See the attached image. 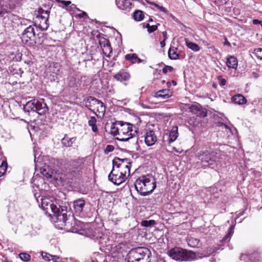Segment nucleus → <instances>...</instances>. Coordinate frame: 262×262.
I'll list each match as a JSON object with an SVG mask.
<instances>
[{
    "label": "nucleus",
    "mask_w": 262,
    "mask_h": 262,
    "mask_svg": "<svg viewBox=\"0 0 262 262\" xmlns=\"http://www.w3.org/2000/svg\"><path fill=\"white\" fill-rule=\"evenodd\" d=\"M41 206L47 214L51 216L50 212H52L55 219V226L60 229H64L72 232L78 231V224L80 222L76 221L73 216L67 215V210L63 207H58L54 201L50 198H45L41 199Z\"/></svg>",
    "instance_id": "nucleus-1"
},
{
    "label": "nucleus",
    "mask_w": 262,
    "mask_h": 262,
    "mask_svg": "<svg viewBox=\"0 0 262 262\" xmlns=\"http://www.w3.org/2000/svg\"><path fill=\"white\" fill-rule=\"evenodd\" d=\"M84 166V163L82 158L70 160L67 163L65 170L61 173L60 179L67 183H72L81 176Z\"/></svg>",
    "instance_id": "nucleus-2"
},
{
    "label": "nucleus",
    "mask_w": 262,
    "mask_h": 262,
    "mask_svg": "<svg viewBox=\"0 0 262 262\" xmlns=\"http://www.w3.org/2000/svg\"><path fill=\"white\" fill-rule=\"evenodd\" d=\"M110 133L120 141H127L132 138L137 133V128L134 124L123 122L116 121L112 123Z\"/></svg>",
    "instance_id": "nucleus-3"
},
{
    "label": "nucleus",
    "mask_w": 262,
    "mask_h": 262,
    "mask_svg": "<svg viewBox=\"0 0 262 262\" xmlns=\"http://www.w3.org/2000/svg\"><path fill=\"white\" fill-rule=\"evenodd\" d=\"M213 146V143L207 142L196 154V158L201 163L207 164L208 166L213 165L216 164L221 159L219 151L212 149Z\"/></svg>",
    "instance_id": "nucleus-4"
},
{
    "label": "nucleus",
    "mask_w": 262,
    "mask_h": 262,
    "mask_svg": "<svg viewBox=\"0 0 262 262\" xmlns=\"http://www.w3.org/2000/svg\"><path fill=\"white\" fill-rule=\"evenodd\" d=\"M136 190L142 196L151 193L156 187V181L151 174L144 175L138 178L134 183Z\"/></svg>",
    "instance_id": "nucleus-5"
},
{
    "label": "nucleus",
    "mask_w": 262,
    "mask_h": 262,
    "mask_svg": "<svg viewBox=\"0 0 262 262\" xmlns=\"http://www.w3.org/2000/svg\"><path fill=\"white\" fill-rule=\"evenodd\" d=\"M151 253L147 248L138 247L131 249L127 253V262H149Z\"/></svg>",
    "instance_id": "nucleus-6"
},
{
    "label": "nucleus",
    "mask_w": 262,
    "mask_h": 262,
    "mask_svg": "<svg viewBox=\"0 0 262 262\" xmlns=\"http://www.w3.org/2000/svg\"><path fill=\"white\" fill-rule=\"evenodd\" d=\"M168 254L171 258L178 261H191L196 259L195 252L179 247L170 249Z\"/></svg>",
    "instance_id": "nucleus-7"
},
{
    "label": "nucleus",
    "mask_w": 262,
    "mask_h": 262,
    "mask_svg": "<svg viewBox=\"0 0 262 262\" xmlns=\"http://www.w3.org/2000/svg\"><path fill=\"white\" fill-rule=\"evenodd\" d=\"M51 8L44 10L42 8L38 9L36 16L34 19L35 26L42 30H46L49 26V17Z\"/></svg>",
    "instance_id": "nucleus-8"
},
{
    "label": "nucleus",
    "mask_w": 262,
    "mask_h": 262,
    "mask_svg": "<svg viewBox=\"0 0 262 262\" xmlns=\"http://www.w3.org/2000/svg\"><path fill=\"white\" fill-rule=\"evenodd\" d=\"M132 166V162L127 158L121 159L115 157L113 160V167L118 169L120 172L128 177L130 174V169Z\"/></svg>",
    "instance_id": "nucleus-9"
},
{
    "label": "nucleus",
    "mask_w": 262,
    "mask_h": 262,
    "mask_svg": "<svg viewBox=\"0 0 262 262\" xmlns=\"http://www.w3.org/2000/svg\"><path fill=\"white\" fill-rule=\"evenodd\" d=\"M35 34L34 27L29 25L24 31L21 35V40L24 44L32 46L36 43Z\"/></svg>",
    "instance_id": "nucleus-10"
},
{
    "label": "nucleus",
    "mask_w": 262,
    "mask_h": 262,
    "mask_svg": "<svg viewBox=\"0 0 262 262\" xmlns=\"http://www.w3.org/2000/svg\"><path fill=\"white\" fill-rule=\"evenodd\" d=\"M127 177V176L123 174V172L121 173L118 169H115L114 167H113L111 172L108 176L109 181L116 185H119L124 183Z\"/></svg>",
    "instance_id": "nucleus-11"
},
{
    "label": "nucleus",
    "mask_w": 262,
    "mask_h": 262,
    "mask_svg": "<svg viewBox=\"0 0 262 262\" xmlns=\"http://www.w3.org/2000/svg\"><path fill=\"white\" fill-rule=\"evenodd\" d=\"M143 137L145 144L148 146L154 145L158 140L155 131L149 128L144 129Z\"/></svg>",
    "instance_id": "nucleus-12"
},
{
    "label": "nucleus",
    "mask_w": 262,
    "mask_h": 262,
    "mask_svg": "<svg viewBox=\"0 0 262 262\" xmlns=\"http://www.w3.org/2000/svg\"><path fill=\"white\" fill-rule=\"evenodd\" d=\"M189 112L198 117L204 118L207 116V111L201 105H191L189 108Z\"/></svg>",
    "instance_id": "nucleus-13"
},
{
    "label": "nucleus",
    "mask_w": 262,
    "mask_h": 262,
    "mask_svg": "<svg viewBox=\"0 0 262 262\" xmlns=\"http://www.w3.org/2000/svg\"><path fill=\"white\" fill-rule=\"evenodd\" d=\"M106 106L103 102L99 100L96 106L92 109V112L94 113L98 118L102 119L105 113Z\"/></svg>",
    "instance_id": "nucleus-14"
},
{
    "label": "nucleus",
    "mask_w": 262,
    "mask_h": 262,
    "mask_svg": "<svg viewBox=\"0 0 262 262\" xmlns=\"http://www.w3.org/2000/svg\"><path fill=\"white\" fill-rule=\"evenodd\" d=\"M130 77V73L124 69L120 70L114 76V79L120 82L128 81Z\"/></svg>",
    "instance_id": "nucleus-15"
},
{
    "label": "nucleus",
    "mask_w": 262,
    "mask_h": 262,
    "mask_svg": "<svg viewBox=\"0 0 262 262\" xmlns=\"http://www.w3.org/2000/svg\"><path fill=\"white\" fill-rule=\"evenodd\" d=\"M85 205V200L82 199H79L73 202V208L75 213L80 215L83 211Z\"/></svg>",
    "instance_id": "nucleus-16"
},
{
    "label": "nucleus",
    "mask_w": 262,
    "mask_h": 262,
    "mask_svg": "<svg viewBox=\"0 0 262 262\" xmlns=\"http://www.w3.org/2000/svg\"><path fill=\"white\" fill-rule=\"evenodd\" d=\"M35 106H36L35 112L39 115H45L48 111V107L46 103L44 102L43 99L40 101L36 100Z\"/></svg>",
    "instance_id": "nucleus-17"
},
{
    "label": "nucleus",
    "mask_w": 262,
    "mask_h": 262,
    "mask_svg": "<svg viewBox=\"0 0 262 262\" xmlns=\"http://www.w3.org/2000/svg\"><path fill=\"white\" fill-rule=\"evenodd\" d=\"M99 100L94 97L88 96L83 100L85 106L92 112V109L96 106Z\"/></svg>",
    "instance_id": "nucleus-18"
},
{
    "label": "nucleus",
    "mask_w": 262,
    "mask_h": 262,
    "mask_svg": "<svg viewBox=\"0 0 262 262\" xmlns=\"http://www.w3.org/2000/svg\"><path fill=\"white\" fill-rule=\"evenodd\" d=\"M231 102L238 105L245 104L247 103L246 98L242 94H237L231 98Z\"/></svg>",
    "instance_id": "nucleus-19"
},
{
    "label": "nucleus",
    "mask_w": 262,
    "mask_h": 262,
    "mask_svg": "<svg viewBox=\"0 0 262 262\" xmlns=\"http://www.w3.org/2000/svg\"><path fill=\"white\" fill-rule=\"evenodd\" d=\"M118 8L121 10H126L131 8L132 3L130 0H116Z\"/></svg>",
    "instance_id": "nucleus-20"
},
{
    "label": "nucleus",
    "mask_w": 262,
    "mask_h": 262,
    "mask_svg": "<svg viewBox=\"0 0 262 262\" xmlns=\"http://www.w3.org/2000/svg\"><path fill=\"white\" fill-rule=\"evenodd\" d=\"M226 65L230 69H236L238 66V60L236 57L230 56L227 58Z\"/></svg>",
    "instance_id": "nucleus-21"
},
{
    "label": "nucleus",
    "mask_w": 262,
    "mask_h": 262,
    "mask_svg": "<svg viewBox=\"0 0 262 262\" xmlns=\"http://www.w3.org/2000/svg\"><path fill=\"white\" fill-rule=\"evenodd\" d=\"M36 100L33 99L26 103L24 106V110L26 112L29 113L30 111L35 112Z\"/></svg>",
    "instance_id": "nucleus-22"
},
{
    "label": "nucleus",
    "mask_w": 262,
    "mask_h": 262,
    "mask_svg": "<svg viewBox=\"0 0 262 262\" xmlns=\"http://www.w3.org/2000/svg\"><path fill=\"white\" fill-rule=\"evenodd\" d=\"M178 127L177 126H173L169 133L168 139L169 143H172L176 141L178 137Z\"/></svg>",
    "instance_id": "nucleus-23"
},
{
    "label": "nucleus",
    "mask_w": 262,
    "mask_h": 262,
    "mask_svg": "<svg viewBox=\"0 0 262 262\" xmlns=\"http://www.w3.org/2000/svg\"><path fill=\"white\" fill-rule=\"evenodd\" d=\"M125 58L126 60L131 61L133 63H140L143 61V60L139 58L136 53L126 54Z\"/></svg>",
    "instance_id": "nucleus-24"
},
{
    "label": "nucleus",
    "mask_w": 262,
    "mask_h": 262,
    "mask_svg": "<svg viewBox=\"0 0 262 262\" xmlns=\"http://www.w3.org/2000/svg\"><path fill=\"white\" fill-rule=\"evenodd\" d=\"M178 48L171 46L168 50V57L171 60H176L179 58V54L177 52Z\"/></svg>",
    "instance_id": "nucleus-25"
},
{
    "label": "nucleus",
    "mask_w": 262,
    "mask_h": 262,
    "mask_svg": "<svg viewBox=\"0 0 262 262\" xmlns=\"http://www.w3.org/2000/svg\"><path fill=\"white\" fill-rule=\"evenodd\" d=\"M97 119L95 117L92 116L88 121V124L92 127V131L95 133H98V128L96 125Z\"/></svg>",
    "instance_id": "nucleus-26"
},
{
    "label": "nucleus",
    "mask_w": 262,
    "mask_h": 262,
    "mask_svg": "<svg viewBox=\"0 0 262 262\" xmlns=\"http://www.w3.org/2000/svg\"><path fill=\"white\" fill-rule=\"evenodd\" d=\"M170 91L169 89H164L160 90L156 93L157 97L163 99H167L170 97L169 94Z\"/></svg>",
    "instance_id": "nucleus-27"
},
{
    "label": "nucleus",
    "mask_w": 262,
    "mask_h": 262,
    "mask_svg": "<svg viewBox=\"0 0 262 262\" xmlns=\"http://www.w3.org/2000/svg\"><path fill=\"white\" fill-rule=\"evenodd\" d=\"M13 9V7L10 4L6 3L2 4L1 16H3L5 14L10 13Z\"/></svg>",
    "instance_id": "nucleus-28"
},
{
    "label": "nucleus",
    "mask_w": 262,
    "mask_h": 262,
    "mask_svg": "<svg viewBox=\"0 0 262 262\" xmlns=\"http://www.w3.org/2000/svg\"><path fill=\"white\" fill-rule=\"evenodd\" d=\"M75 139L73 138H69L68 136L65 135L61 140V143L66 147H71Z\"/></svg>",
    "instance_id": "nucleus-29"
},
{
    "label": "nucleus",
    "mask_w": 262,
    "mask_h": 262,
    "mask_svg": "<svg viewBox=\"0 0 262 262\" xmlns=\"http://www.w3.org/2000/svg\"><path fill=\"white\" fill-rule=\"evenodd\" d=\"M185 40L187 47L192 51L197 52L200 50V47L196 43L191 41H189L187 39H186Z\"/></svg>",
    "instance_id": "nucleus-30"
},
{
    "label": "nucleus",
    "mask_w": 262,
    "mask_h": 262,
    "mask_svg": "<svg viewBox=\"0 0 262 262\" xmlns=\"http://www.w3.org/2000/svg\"><path fill=\"white\" fill-rule=\"evenodd\" d=\"M103 54L107 57H110V54L112 53L113 50L111 45V43H109L106 46H103L101 48Z\"/></svg>",
    "instance_id": "nucleus-31"
},
{
    "label": "nucleus",
    "mask_w": 262,
    "mask_h": 262,
    "mask_svg": "<svg viewBox=\"0 0 262 262\" xmlns=\"http://www.w3.org/2000/svg\"><path fill=\"white\" fill-rule=\"evenodd\" d=\"M133 17L136 21H141L144 18V12L141 10H136L134 13Z\"/></svg>",
    "instance_id": "nucleus-32"
},
{
    "label": "nucleus",
    "mask_w": 262,
    "mask_h": 262,
    "mask_svg": "<svg viewBox=\"0 0 262 262\" xmlns=\"http://www.w3.org/2000/svg\"><path fill=\"white\" fill-rule=\"evenodd\" d=\"M97 38L99 39V43L101 48L110 43L108 39H106L103 37V34H98L97 35Z\"/></svg>",
    "instance_id": "nucleus-33"
},
{
    "label": "nucleus",
    "mask_w": 262,
    "mask_h": 262,
    "mask_svg": "<svg viewBox=\"0 0 262 262\" xmlns=\"http://www.w3.org/2000/svg\"><path fill=\"white\" fill-rule=\"evenodd\" d=\"M234 226L233 225H231L228 231V233L224 236V237L223 238L222 242H225L226 241L229 242L230 241V238H231V236L232 235L233 232H234Z\"/></svg>",
    "instance_id": "nucleus-34"
},
{
    "label": "nucleus",
    "mask_w": 262,
    "mask_h": 262,
    "mask_svg": "<svg viewBox=\"0 0 262 262\" xmlns=\"http://www.w3.org/2000/svg\"><path fill=\"white\" fill-rule=\"evenodd\" d=\"M41 255L43 259L45 260H50L51 259H57L59 258V257L56 255H53L50 254L47 252H41Z\"/></svg>",
    "instance_id": "nucleus-35"
},
{
    "label": "nucleus",
    "mask_w": 262,
    "mask_h": 262,
    "mask_svg": "<svg viewBox=\"0 0 262 262\" xmlns=\"http://www.w3.org/2000/svg\"><path fill=\"white\" fill-rule=\"evenodd\" d=\"M8 167L7 161H3L0 165V177L4 175Z\"/></svg>",
    "instance_id": "nucleus-36"
},
{
    "label": "nucleus",
    "mask_w": 262,
    "mask_h": 262,
    "mask_svg": "<svg viewBox=\"0 0 262 262\" xmlns=\"http://www.w3.org/2000/svg\"><path fill=\"white\" fill-rule=\"evenodd\" d=\"M39 230V228L37 227H34L33 225H31V227L29 229V234L31 236H36L38 234V231Z\"/></svg>",
    "instance_id": "nucleus-37"
},
{
    "label": "nucleus",
    "mask_w": 262,
    "mask_h": 262,
    "mask_svg": "<svg viewBox=\"0 0 262 262\" xmlns=\"http://www.w3.org/2000/svg\"><path fill=\"white\" fill-rule=\"evenodd\" d=\"M159 25H160V24L159 23H158L156 25L150 26L148 23H147V24H146V25L145 26V28H147V32L149 33H151L158 29V27Z\"/></svg>",
    "instance_id": "nucleus-38"
},
{
    "label": "nucleus",
    "mask_w": 262,
    "mask_h": 262,
    "mask_svg": "<svg viewBox=\"0 0 262 262\" xmlns=\"http://www.w3.org/2000/svg\"><path fill=\"white\" fill-rule=\"evenodd\" d=\"M156 224L155 220H151L149 221L144 220L141 222V225L143 227H148L154 225Z\"/></svg>",
    "instance_id": "nucleus-39"
},
{
    "label": "nucleus",
    "mask_w": 262,
    "mask_h": 262,
    "mask_svg": "<svg viewBox=\"0 0 262 262\" xmlns=\"http://www.w3.org/2000/svg\"><path fill=\"white\" fill-rule=\"evenodd\" d=\"M19 258L24 261L28 262L31 259V256L30 254L27 253H20L19 254Z\"/></svg>",
    "instance_id": "nucleus-40"
},
{
    "label": "nucleus",
    "mask_w": 262,
    "mask_h": 262,
    "mask_svg": "<svg viewBox=\"0 0 262 262\" xmlns=\"http://www.w3.org/2000/svg\"><path fill=\"white\" fill-rule=\"evenodd\" d=\"M126 247V244L120 243L116 246V249L118 253H123V251L124 250Z\"/></svg>",
    "instance_id": "nucleus-41"
},
{
    "label": "nucleus",
    "mask_w": 262,
    "mask_h": 262,
    "mask_svg": "<svg viewBox=\"0 0 262 262\" xmlns=\"http://www.w3.org/2000/svg\"><path fill=\"white\" fill-rule=\"evenodd\" d=\"M253 54L257 58L262 59V48L255 49L253 51Z\"/></svg>",
    "instance_id": "nucleus-42"
},
{
    "label": "nucleus",
    "mask_w": 262,
    "mask_h": 262,
    "mask_svg": "<svg viewBox=\"0 0 262 262\" xmlns=\"http://www.w3.org/2000/svg\"><path fill=\"white\" fill-rule=\"evenodd\" d=\"M147 3L151 5L154 6L156 8H157L160 11H162L164 12H166V10L164 7H163L162 6H160L156 3H155L154 2H147Z\"/></svg>",
    "instance_id": "nucleus-43"
},
{
    "label": "nucleus",
    "mask_w": 262,
    "mask_h": 262,
    "mask_svg": "<svg viewBox=\"0 0 262 262\" xmlns=\"http://www.w3.org/2000/svg\"><path fill=\"white\" fill-rule=\"evenodd\" d=\"M173 68L170 66H165L162 69V72L164 74H166L168 72H172L173 71Z\"/></svg>",
    "instance_id": "nucleus-44"
},
{
    "label": "nucleus",
    "mask_w": 262,
    "mask_h": 262,
    "mask_svg": "<svg viewBox=\"0 0 262 262\" xmlns=\"http://www.w3.org/2000/svg\"><path fill=\"white\" fill-rule=\"evenodd\" d=\"M114 146L112 145H107L104 149V153L108 154L109 152H112L114 150Z\"/></svg>",
    "instance_id": "nucleus-45"
},
{
    "label": "nucleus",
    "mask_w": 262,
    "mask_h": 262,
    "mask_svg": "<svg viewBox=\"0 0 262 262\" xmlns=\"http://www.w3.org/2000/svg\"><path fill=\"white\" fill-rule=\"evenodd\" d=\"M31 21L29 19L23 18L20 21V25L21 26H27V25H31Z\"/></svg>",
    "instance_id": "nucleus-46"
},
{
    "label": "nucleus",
    "mask_w": 262,
    "mask_h": 262,
    "mask_svg": "<svg viewBox=\"0 0 262 262\" xmlns=\"http://www.w3.org/2000/svg\"><path fill=\"white\" fill-rule=\"evenodd\" d=\"M57 3H61L64 7H67L71 4V1H62V0H56Z\"/></svg>",
    "instance_id": "nucleus-47"
},
{
    "label": "nucleus",
    "mask_w": 262,
    "mask_h": 262,
    "mask_svg": "<svg viewBox=\"0 0 262 262\" xmlns=\"http://www.w3.org/2000/svg\"><path fill=\"white\" fill-rule=\"evenodd\" d=\"M218 79L220 80L219 84L221 86H224L226 84V80L225 79L223 78L222 76H219Z\"/></svg>",
    "instance_id": "nucleus-48"
},
{
    "label": "nucleus",
    "mask_w": 262,
    "mask_h": 262,
    "mask_svg": "<svg viewBox=\"0 0 262 262\" xmlns=\"http://www.w3.org/2000/svg\"><path fill=\"white\" fill-rule=\"evenodd\" d=\"M224 39H225L224 45L227 46H228L229 47H231V43L228 40V39H227L226 37H224Z\"/></svg>",
    "instance_id": "nucleus-49"
},
{
    "label": "nucleus",
    "mask_w": 262,
    "mask_h": 262,
    "mask_svg": "<svg viewBox=\"0 0 262 262\" xmlns=\"http://www.w3.org/2000/svg\"><path fill=\"white\" fill-rule=\"evenodd\" d=\"M78 16L80 18L84 17V16H87V13L84 11H82L81 13L78 14Z\"/></svg>",
    "instance_id": "nucleus-50"
},
{
    "label": "nucleus",
    "mask_w": 262,
    "mask_h": 262,
    "mask_svg": "<svg viewBox=\"0 0 262 262\" xmlns=\"http://www.w3.org/2000/svg\"><path fill=\"white\" fill-rule=\"evenodd\" d=\"M261 21H260L258 19H255L253 20L252 23H253V24H254V25H258V24H261Z\"/></svg>",
    "instance_id": "nucleus-51"
},
{
    "label": "nucleus",
    "mask_w": 262,
    "mask_h": 262,
    "mask_svg": "<svg viewBox=\"0 0 262 262\" xmlns=\"http://www.w3.org/2000/svg\"><path fill=\"white\" fill-rule=\"evenodd\" d=\"M165 41L166 40L163 39V40L160 41V45L162 48H163L165 46Z\"/></svg>",
    "instance_id": "nucleus-52"
},
{
    "label": "nucleus",
    "mask_w": 262,
    "mask_h": 262,
    "mask_svg": "<svg viewBox=\"0 0 262 262\" xmlns=\"http://www.w3.org/2000/svg\"><path fill=\"white\" fill-rule=\"evenodd\" d=\"M162 34H163V37H164V39L166 40L167 39V32L166 31L163 32H162Z\"/></svg>",
    "instance_id": "nucleus-53"
},
{
    "label": "nucleus",
    "mask_w": 262,
    "mask_h": 262,
    "mask_svg": "<svg viewBox=\"0 0 262 262\" xmlns=\"http://www.w3.org/2000/svg\"><path fill=\"white\" fill-rule=\"evenodd\" d=\"M87 236L89 237H94L95 236L94 232L93 231H92V232H91L90 234H88Z\"/></svg>",
    "instance_id": "nucleus-54"
},
{
    "label": "nucleus",
    "mask_w": 262,
    "mask_h": 262,
    "mask_svg": "<svg viewBox=\"0 0 262 262\" xmlns=\"http://www.w3.org/2000/svg\"><path fill=\"white\" fill-rule=\"evenodd\" d=\"M253 77L254 78H257L258 77V73H255V72H253Z\"/></svg>",
    "instance_id": "nucleus-55"
},
{
    "label": "nucleus",
    "mask_w": 262,
    "mask_h": 262,
    "mask_svg": "<svg viewBox=\"0 0 262 262\" xmlns=\"http://www.w3.org/2000/svg\"><path fill=\"white\" fill-rule=\"evenodd\" d=\"M72 9L73 8H76V6L75 4H72L70 6Z\"/></svg>",
    "instance_id": "nucleus-56"
},
{
    "label": "nucleus",
    "mask_w": 262,
    "mask_h": 262,
    "mask_svg": "<svg viewBox=\"0 0 262 262\" xmlns=\"http://www.w3.org/2000/svg\"><path fill=\"white\" fill-rule=\"evenodd\" d=\"M172 84L174 85H177V82L174 80H172Z\"/></svg>",
    "instance_id": "nucleus-57"
},
{
    "label": "nucleus",
    "mask_w": 262,
    "mask_h": 262,
    "mask_svg": "<svg viewBox=\"0 0 262 262\" xmlns=\"http://www.w3.org/2000/svg\"><path fill=\"white\" fill-rule=\"evenodd\" d=\"M1 10H2V4L0 3V15L1 16V14H2V11H1Z\"/></svg>",
    "instance_id": "nucleus-58"
},
{
    "label": "nucleus",
    "mask_w": 262,
    "mask_h": 262,
    "mask_svg": "<svg viewBox=\"0 0 262 262\" xmlns=\"http://www.w3.org/2000/svg\"><path fill=\"white\" fill-rule=\"evenodd\" d=\"M167 85L168 87H169L170 86L171 84L169 82H168L167 83Z\"/></svg>",
    "instance_id": "nucleus-59"
},
{
    "label": "nucleus",
    "mask_w": 262,
    "mask_h": 262,
    "mask_svg": "<svg viewBox=\"0 0 262 262\" xmlns=\"http://www.w3.org/2000/svg\"><path fill=\"white\" fill-rule=\"evenodd\" d=\"M153 20L151 18H149V20H148V21H152Z\"/></svg>",
    "instance_id": "nucleus-60"
},
{
    "label": "nucleus",
    "mask_w": 262,
    "mask_h": 262,
    "mask_svg": "<svg viewBox=\"0 0 262 262\" xmlns=\"http://www.w3.org/2000/svg\"><path fill=\"white\" fill-rule=\"evenodd\" d=\"M225 126L226 128H228V126L227 125L225 124Z\"/></svg>",
    "instance_id": "nucleus-61"
},
{
    "label": "nucleus",
    "mask_w": 262,
    "mask_h": 262,
    "mask_svg": "<svg viewBox=\"0 0 262 262\" xmlns=\"http://www.w3.org/2000/svg\"><path fill=\"white\" fill-rule=\"evenodd\" d=\"M259 25H260V26H261V27H262V21H261V24H260Z\"/></svg>",
    "instance_id": "nucleus-62"
}]
</instances>
